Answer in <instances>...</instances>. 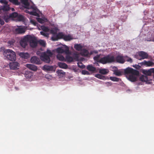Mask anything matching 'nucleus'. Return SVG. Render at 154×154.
I'll use <instances>...</instances> for the list:
<instances>
[{"label":"nucleus","mask_w":154,"mask_h":154,"mask_svg":"<svg viewBox=\"0 0 154 154\" xmlns=\"http://www.w3.org/2000/svg\"><path fill=\"white\" fill-rule=\"evenodd\" d=\"M127 61L128 62H129L131 63L133 62L132 60L130 58L128 57V59L127 60Z\"/></svg>","instance_id":"5fc2aeb1"},{"label":"nucleus","mask_w":154,"mask_h":154,"mask_svg":"<svg viewBox=\"0 0 154 154\" xmlns=\"http://www.w3.org/2000/svg\"><path fill=\"white\" fill-rule=\"evenodd\" d=\"M49 31L51 34H53L54 35L57 34L56 31L54 30L51 29L50 30H49Z\"/></svg>","instance_id":"8fccbe9b"},{"label":"nucleus","mask_w":154,"mask_h":154,"mask_svg":"<svg viewBox=\"0 0 154 154\" xmlns=\"http://www.w3.org/2000/svg\"><path fill=\"white\" fill-rule=\"evenodd\" d=\"M28 42L31 47L35 48L37 45L38 41L35 37L32 36L30 35H28Z\"/></svg>","instance_id":"20e7f679"},{"label":"nucleus","mask_w":154,"mask_h":154,"mask_svg":"<svg viewBox=\"0 0 154 154\" xmlns=\"http://www.w3.org/2000/svg\"><path fill=\"white\" fill-rule=\"evenodd\" d=\"M41 28L44 32H49L50 29L47 27L43 26H41Z\"/></svg>","instance_id":"c9c22d12"},{"label":"nucleus","mask_w":154,"mask_h":154,"mask_svg":"<svg viewBox=\"0 0 154 154\" xmlns=\"http://www.w3.org/2000/svg\"><path fill=\"white\" fill-rule=\"evenodd\" d=\"M31 23L35 26H36L37 24L36 22L34 20L32 19L30 20Z\"/></svg>","instance_id":"09e8293b"},{"label":"nucleus","mask_w":154,"mask_h":154,"mask_svg":"<svg viewBox=\"0 0 154 154\" xmlns=\"http://www.w3.org/2000/svg\"><path fill=\"white\" fill-rule=\"evenodd\" d=\"M105 84L107 85V86H111L112 85V83L111 82H106L105 83Z\"/></svg>","instance_id":"864d4df0"},{"label":"nucleus","mask_w":154,"mask_h":154,"mask_svg":"<svg viewBox=\"0 0 154 154\" xmlns=\"http://www.w3.org/2000/svg\"><path fill=\"white\" fill-rule=\"evenodd\" d=\"M20 56L25 59H28L29 57V55L27 53H20Z\"/></svg>","instance_id":"393cba45"},{"label":"nucleus","mask_w":154,"mask_h":154,"mask_svg":"<svg viewBox=\"0 0 154 154\" xmlns=\"http://www.w3.org/2000/svg\"><path fill=\"white\" fill-rule=\"evenodd\" d=\"M64 35L61 33H59L57 34L56 36H53L51 37L52 40L55 41L57 40L60 37H64Z\"/></svg>","instance_id":"2eb2a0df"},{"label":"nucleus","mask_w":154,"mask_h":154,"mask_svg":"<svg viewBox=\"0 0 154 154\" xmlns=\"http://www.w3.org/2000/svg\"><path fill=\"white\" fill-rule=\"evenodd\" d=\"M87 69L89 71L93 72H95L96 70V68L93 66L92 65H89L87 66Z\"/></svg>","instance_id":"6ab92c4d"},{"label":"nucleus","mask_w":154,"mask_h":154,"mask_svg":"<svg viewBox=\"0 0 154 154\" xmlns=\"http://www.w3.org/2000/svg\"><path fill=\"white\" fill-rule=\"evenodd\" d=\"M7 20H8V19H7Z\"/></svg>","instance_id":"bf43d9fd"},{"label":"nucleus","mask_w":154,"mask_h":154,"mask_svg":"<svg viewBox=\"0 0 154 154\" xmlns=\"http://www.w3.org/2000/svg\"><path fill=\"white\" fill-rule=\"evenodd\" d=\"M2 9L4 11H8L9 10V6L7 5H5L2 8Z\"/></svg>","instance_id":"a19ab883"},{"label":"nucleus","mask_w":154,"mask_h":154,"mask_svg":"<svg viewBox=\"0 0 154 154\" xmlns=\"http://www.w3.org/2000/svg\"><path fill=\"white\" fill-rule=\"evenodd\" d=\"M9 1L15 5H19L20 4L18 0H9Z\"/></svg>","instance_id":"4c0bfd02"},{"label":"nucleus","mask_w":154,"mask_h":154,"mask_svg":"<svg viewBox=\"0 0 154 154\" xmlns=\"http://www.w3.org/2000/svg\"><path fill=\"white\" fill-rule=\"evenodd\" d=\"M14 43V41H9L8 42V44L10 45H13Z\"/></svg>","instance_id":"603ef678"},{"label":"nucleus","mask_w":154,"mask_h":154,"mask_svg":"<svg viewBox=\"0 0 154 154\" xmlns=\"http://www.w3.org/2000/svg\"><path fill=\"white\" fill-rule=\"evenodd\" d=\"M82 73L83 75H89L90 74L89 72L88 71L85 70H83L82 72Z\"/></svg>","instance_id":"de8ad7c7"},{"label":"nucleus","mask_w":154,"mask_h":154,"mask_svg":"<svg viewBox=\"0 0 154 154\" xmlns=\"http://www.w3.org/2000/svg\"><path fill=\"white\" fill-rule=\"evenodd\" d=\"M18 20L19 21L23 20L24 19V17L23 16L21 15H18L17 17Z\"/></svg>","instance_id":"37998d69"},{"label":"nucleus","mask_w":154,"mask_h":154,"mask_svg":"<svg viewBox=\"0 0 154 154\" xmlns=\"http://www.w3.org/2000/svg\"><path fill=\"white\" fill-rule=\"evenodd\" d=\"M26 66L30 70L34 71H37L38 69L36 66L30 64H26Z\"/></svg>","instance_id":"ddd939ff"},{"label":"nucleus","mask_w":154,"mask_h":154,"mask_svg":"<svg viewBox=\"0 0 154 154\" xmlns=\"http://www.w3.org/2000/svg\"><path fill=\"white\" fill-rule=\"evenodd\" d=\"M54 68L53 66L44 65L42 67V69L45 71H52L54 70Z\"/></svg>","instance_id":"dca6fc26"},{"label":"nucleus","mask_w":154,"mask_h":154,"mask_svg":"<svg viewBox=\"0 0 154 154\" xmlns=\"http://www.w3.org/2000/svg\"><path fill=\"white\" fill-rule=\"evenodd\" d=\"M66 61L69 63L72 62L74 58L72 57L69 55H67L66 57Z\"/></svg>","instance_id":"c85d7f7f"},{"label":"nucleus","mask_w":154,"mask_h":154,"mask_svg":"<svg viewBox=\"0 0 154 154\" xmlns=\"http://www.w3.org/2000/svg\"><path fill=\"white\" fill-rule=\"evenodd\" d=\"M153 75H154V68H153Z\"/></svg>","instance_id":"13d9d810"},{"label":"nucleus","mask_w":154,"mask_h":154,"mask_svg":"<svg viewBox=\"0 0 154 154\" xmlns=\"http://www.w3.org/2000/svg\"><path fill=\"white\" fill-rule=\"evenodd\" d=\"M38 43L41 46L45 47L46 46V43L44 40H40L38 41Z\"/></svg>","instance_id":"473e14b6"},{"label":"nucleus","mask_w":154,"mask_h":154,"mask_svg":"<svg viewBox=\"0 0 154 154\" xmlns=\"http://www.w3.org/2000/svg\"><path fill=\"white\" fill-rule=\"evenodd\" d=\"M20 66V64L17 62H13L10 63L9 66L10 69H17V67Z\"/></svg>","instance_id":"1a4fd4ad"},{"label":"nucleus","mask_w":154,"mask_h":154,"mask_svg":"<svg viewBox=\"0 0 154 154\" xmlns=\"http://www.w3.org/2000/svg\"><path fill=\"white\" fill-rule=\"evenodd\" d=\"M82 53L83 55L85 57H88L89 55V53L88 50L86 49L82 50Z\"/></svg>","instance_id":"bb28decb"},{"label":"nucleus","mask_w":154,"mask_h":154,"mask_svg":"<svg viewBox=\"0 0 154 154\" xmlns=\"http://www.w3.org/2000/svg\"><path fill=\"white\" fill-rule=\"evenodd\" d=\"M57 59L60 61H65L64 57L62 55L60 54H57Z\"/></svg>","instance_id":"72a5a7b5"},{"label":"nucleus","mask_w":154,"mask_h":154,"mask_svg":"<svg viewBox=\"0 0 154 154\" xmlns=\"http://www.w3.org/2000/svg\"><path fill=\"white\" fill-rule=\"evenodd\" d=\"M25 76L26 78L29 79L32 76L33 73L29 71H27L25 72Z\"/></svg>","instance_id":"412c9836"},{"label":"nucleus","mask_w":154,"mask_h":154,"mask_svg":"<svg viewBox=\"0 0 154 154\" xmlns=\"http://www.w3.org/2000/svg\"><path fill=\"white\" fill-rule=\"evenodd\" d=\"M99 72L100 74L105 75L109 72V70L106 69H100Z\"/></svg>","instance_id":"cd10ccee"},{"label":"nucleus","mask_w":154,"mask_h":154,"mask_svg":"<svg viewBox=\"0 0 154 154\" xmlns=\"http://www.w3.org/2000/svg\"><path fill=\"white\" fill-rule=\"evenodd\" d=\"M93 51H91V52L90 53V54H89V55H92L93 54Z\"/></svg>","instance_id":"4d7b16f0"},{"label":"nucleus","mask_w":154,"mask_h":154,"mask_svg":"<svg viewBox=\"0 0 154 154\" xmlns=\"http://www.w3.org/2000/svg\"><path fill=\"white\" fill-rule=\"evenodd\" d=\"M58 65L60 68H62L66 69L68 67L67 65L64 63L58 62Z\"/></svg>","instance_id":"a878e982"},{"label":"nucleus","mask_w":154,"mask_h":154,"mask_svg":"<svg viewBox=\"0 0 154 154\" xmlns=\"http://www.w3.org/2000/svg\"><path fill=\"white\" fill-rule=\"evenodd\" d=\"M38 21L40 23H44V20L41 18H38L37 19Z\"/></svg>","instance_id":"3c124183"},{"label":"nucleus","mask_w":154,"mask_h":154,"mask_svg":"<svg viewBox=\"0 0 154 154\" xmlns=\"http://www.w3.org/2000/svg\"><path fill=\"white\" fill-rule=\"evenodd\" d=\"M110 79L112 81L118 82L121 81V79L118 78L116 77L111 76L110 77Z\"/></svg>","instance_id":"c756f323"},{"label":"nucleus","mask_w":154,"mask_h":154,"mask_svg":"<svg viewBox=\"0 0 154 154\" xmlns=\"http://www.w3.org/2000/svg\"><path fill=\"white\" fill-rule=\"evenodd\" d=\"M21 3L23 4L25 8H29V4L28 0H21Z\"/></svg>","instance_id":"5701e85b"},{"label":"nucleus","mask_w":154,"mask_h":154,"mask_svg":"<svg viewBox=\"0 0 154 154\" xmlns=\"http://www.w3.org/2000/svg\"><path fill=\"white\" fill-rule=\"evenodd\" d=\"M114 74L117 76H120L122 75V72L118 70H114L113 71Z\"/></svg>","instance_id":"2f4dec72"},{"label":"nucleus","mask_w":154,"mask_h":154,"mask_svg":"<svg viewBox=\"0 0 154 154\" xmlns=\"http://www.w3.org/2000/svg\"><path fill=\"white\" fill-rule=\"evenodd\" d=\"M100 62L103 64L112 63L115 62V58L113 55H108L101 58Z\"/></svg>","instance_id":"7ed1b4c3"},{"label":"nucleus","mask_w":154,"mask_h":154,"mask_svg":"<svg viewBox=\"0 0 154 154\" xmlns=\"http://www.w3.org/2000/svg\"><path fill=\"white\" fill-rule=\"evenodd\" d=\"M28 42V35L25 36L20 41V45L23 48H25L27 45Z\"/></svg>","instance_id":"423d86ee"},{"label":"nucleus","mask_w":154,"mask_h":154,"mask_svg":"<svg viewBox=\"0 0 154 154\" xmlns=\"http://www.w3.org/2000/svg\"><path fill=\"white\" fill-rule=\"evenodd\" d=\"M57 73L59 75H64L65 74V73L62 70H59L57 71Z\"/></svg>","instance_id":"79ce46f5"},{"label":"nucleus","mask_w":154,"mask_h":154,"mask_svg":"<svg viewBox=\"0 0 154 154\" xmlns=\"http://www.w3.org/2000/svg\"><path fill=\"white\" fill-rule=\"evenodd\" d=\"M16 32L18 34H23L25 32V29L23 28L20 27L15 29Z\"/></svg>","instance_id":"f3484780"},{"label":"nucleus","mask_w":154,"mask_h":154,"mask_svg":"<svg viewBox=\"0 0 154 154\" xmlns=\"http://www.w3.org/2000/svg\"><path fill=\"white\" fill-rule=\"evenodd\" d=\"M74 47L77 51H82L83 46L81 44H75L74 45Z\"/></svg>","instance_id":"a211bd4d"},{"label":"nucleus","mask_w":154,"mask_h":154,"mask_svg":"<svg viewBox=\"0 0 154 154\" xmlns=\"http://www.w3.org/2000/svg\"><path fill=\"white\" fill-rule=\"evenodd\" d=\"M57 52L59 53H64L63 49L59 47L56 49Z\"/></svg>","instance_id":"ea45409f"},{"label":"nucleus","mask_w":154,"mask_h":154,"mask_svg":"<svg viewBox=\"0 0 154 154\" xmlns=\"http://www.w3.org/2000/svg\"><path fill=\"white\" fill-rule=\"evenodd\" d=\"M140 81L143 82H145L147 84H149L150 81H151L150 79H149L146 75H142L140 78Z\"/></svg>","instance_id":"9b49d317"},{"label":"nucleus","mask_w":154,"mask_h":154,"mask_svg":"<svg viewBox=\"0 0 154 154\" xmlns=\"http://www.w3.org/2000/svg\"><path fill=\"white\" fill-rule=\"evenodd\" d=\"M135 75L133 74L129 75L128 77V79L129 80L132 82H135L137 80V78Z\"/></svg>","instance_id":"4be33fe9"},{"label":"nucleus","mask_w":154,"mask_h":154,"mask_svg":"<svg viewBox=\"0 0 154 154\" xmlns=\"http://www.w3.org/2000/svg\"><path fill=\"white\" fill-rule=\"evenodd\" d=\"M41 35H43L46 37H48L49 36V34L47 33H45L42 31H41L40 32Z\"/></svg>","instance_id":"a18cd8bd"},{"label":"nucleus","mask_w":154,"mask_h":154,"mask_svg":"<svg viewBox=\"0 0 154 154\" xmlns=\"http://www.w3.org/2000/svg\"><path fill=\"white\" fill-rule=\"evenodd\" d=\"M18 15V14L17 13L14 12L11 14V17H12L16 18L17 17Z\"/></svg>","instance_id":"c03bdc74"},{"label":"nucleus","mask_w":154,"mask_h":154,"mask_svg":"<svg viewBox=\"0 0 154 154\" xmlns=\"http://www.w3.org/2000/svg\"><path fill=\"white\" fill-rule=\"evenodd\" d=\"M53 53L49 50H47L46 52L42 53L41 56V59L42 60L45 62L49 63L50 61V57H51Z\"/></svg>","instance_id":"f03ea898"},{"label":"nucleus","mask_w":154,"mask_h":154,"mask_svg":"<svg viewBox=\"0 0 154 154\" xmlns=\"http://www.w3.org/2000/svg\"><path fill=\"white\" fill-rule=\"evenodd\" d=\"M124 72L125 74H131L137 76L138 75L139 73L138 71L129 67H128L125 69Z\"/></svg>","instance_id":"39448f33"},{"label":"nucleus","mask_w":154,"mask_h":154,"mask_svg":"<svg viewBox=\"0 0 154 154\" xmlns=\"http://www.w3.org/2000/svg\"><path fill=\"white\" fill-rule=\"evenodd\" d=\"M6 59L10 61H14L16 59L15 53L12 50L8 49L5 50L3 54Z\"/></svg>","instance_id":"f257e3e1"},{"label":"nucleus","mask_w":154,"mask_h":154,"mask_svg":"<svg viewBox=\"0 0 154 154\" xmlns=\"http://www.w3.org/2000/svg\"><path fill=\"white\" fill-rule=\"evenodd\" d=\"M153 68L150 69L148 70H144L143 71V73L146 75H151L153 73Z\"/></svg>","instance_id":"4468645a"},{"label":"nucleus","mask_w":154,"mask_h":154,"mask_svg":"<svg viewBox=\"0 0 154 154\" xmlns=\"http://www.w3.org/2000/svg\"><path fill=\"white\" fill-rule=\"evenodd\" d=\"M115 61L121 63H123L125 62L123 57L122 56L119 55L117 56L116 58H115Z\"/></svg>","instance_id":"f8f14e48"},{"label":"nucleus","mask_w":154,"mask_h":154,"mask_svg":"<svg viewBox=\"0 0 154 154\" xmlns=\"http://www.w3.org/2000/svg\"><path fill=\"white\" fill-rule=\"evenodd\" d=\"M100 55H97L96 56L94 57L93 58L94 60L95 61L100 63Z\"/></svg>","instance_id":"58836bf2"},{"label":"nucleus","mask_w":154,"mask_h":154,"mask_svg":"<svg viewBox=\"0 0 154 154\" xmlns=\"http://www.w3.org/2000/svg\"><path fill=\"white\" fill-rule=\"evenodd\" d=\"M0 2L2 4H4L5 5H7L8 2L6 0H0Z\"/></svg>","instance_id":"49530a36"},{"label":"nucleus","mask_w":154,"mask_h":154,"mask_svg":"<svg viewBox=\"0 0 154 154\" xmlns=\"http://www.w3.org/2000/svg\"><path fill=\"white\" fill-rule=\"evenodd\" d=\"M31 8L33 10V11H26V12L29 14L31 15L36 16H38V14L36 12L37 9V8L36 7H34L33 6H31Z\"/></svg>","instance_id":"9d476101"},{"label":"nucleus","mask_w":154,"mask_h":154,"mask_svg":"<svg viewBox=\"0 0 154 154\" xmlns=\"http://www.w3.org/2000/svg\"><path fill=\"white\" fill-rule=\"evenodd\" d=\"M41 59V58L40 59L36 56H34L31 58L30 61L32 63L36 64H41L42 62Z\"/></svg>","instance_id":"0eeeda50"},{"label":"nucleus","mask_w":154,"mask_h":154,"mask_svg":"<svg viewBox=\"0 0 154 154\" xmlns=\"http://www.w3.org/2000/svg\"><path fill=\"white\" fill-rule=\"evenodd\" d=\"M95 77L97 78L105 80L107 79L106 77L103 76L101 75L100 74H97L95 75Z\"/></svg>","instance_id":"7c9ffc66"},{"label":"nucleus","mask_w":154,"mask_h":154,"mask_svg":"<svg viewBox=\"0 0 154 154\" xmlns=\"http://www.w3.org/2000/svg\"><path fill=\"white\" fill-rule=\"evenodd\" d=\"M63 51L64 53H65L66 54L69 53V48L66 46L65 45L64 47Z\"/></svg>","instance_id":"e433bc0d"},{"label":"nucleus","mask_w":154,"mask_h":154,"mask_svg":"<svg viewBox=\"0 0 154 154\" xmlns=\"http://www.w3.org/2000/svg\"><path fill=\"white\" fill-rule=\"evenodd\" d=\"M4 20H5L6 22H7V20L6 19V16L4 15L2 16H0V24L3 25L4 24Z\"/></svg>","instance_id":"b1692460"},{"label":"nucleus","mask_w":154,"mask_h":154,"mask_svg":"<svg viewBox=\"0 0 154 154\" xmlns=\"http://www.w3.org/2000/svg\"><path fill=\"white\" fill-rule=\"evenodd\" d=\"M143 63L144 65L147 66H152L154 65V63L149 61H146V60H144Z\"/></svg>","instance_id":"aec40b11"},{"label":"nucleus","mask_w":154,"mask_h":154,"mask_svg":"<svg viewBox=\"0 0 154 154\" xmlns=\"http://www.w3.org/2000/svg\"><path fill=\"white\" fill-rule=\"evenodd\" d=\"M63 38L65 41H69L72 39L71 36L69 35H64Z\"/></svg>","instance_id":"f704fd0d"},{"label":"nucleus","mask_w":154,"mask_h":154,"mask_svg":"<svg viewBox=\"0 0 154 154\" xmlns=\"http://www.w3.org/2000/svg\"><path fill=\"white\" fill-rule=\"evenodd\" d=\"M139 56L141 57V58H139L138 56H137V58L139 60L144 59H147L148 57V55L147 53L143 51H141L139 53Z\"/></svg>","instance_id":"6e6552de"},{"label":"nucleus","mask_w":154,"mask_h":154,"mask_svg":"<svg viewBox=\"0 0 154 154\" xmlns=\"http://www.w3.org/2000/svg\"><path fill=\"white\" fill-rule=\"evenodd\" d=\"M79 67H80L81 68H83V65H81L80 66L79 65Z\"/></svg>","instance_id":"6e6d98bb"},{"label":"nucleus","mask_w":154,"mask_h":154,"mask_svg":"<svg viewBox=\"0 0 154 154\" xmlns=\"http://www.w3.org/2000/svg\"><path fill=\"white\" fill-rule=\"evenodd\" d=\"M76 57H77V58H78V57L77 56H76Z\"/></svg>","instance_id":"052dcab7"}]
</instances>
